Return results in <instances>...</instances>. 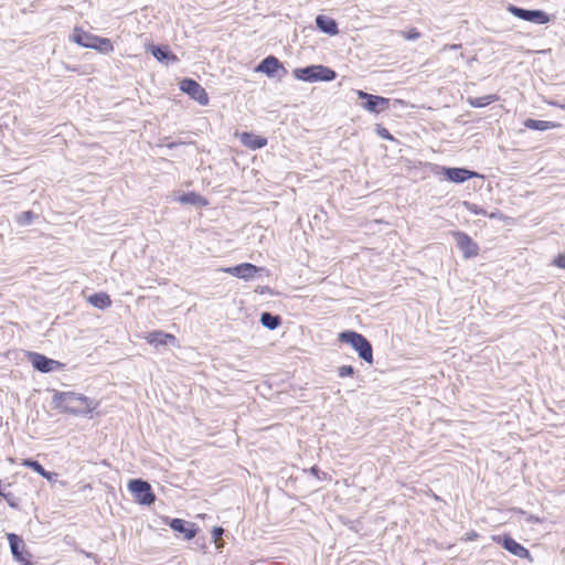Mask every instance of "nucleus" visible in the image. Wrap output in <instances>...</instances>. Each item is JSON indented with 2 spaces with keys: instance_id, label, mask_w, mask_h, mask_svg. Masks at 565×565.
<instances>
[{
  "instance_id": "nucleus-36",
  "label": "nucleus",
  "mask_w": 565,
  "mask_h": 565,
  "mask_svg": "<svg viewBox=\"0 0 565 565\" xmlns=\"http://www.w3.org/2000/svg\"><path fill=\"white\" fill-rule=\"evenodd\" d=\"M310 471H311V473H312V475H315L317 478H320V477H319V472H320V470H319V468H318V467L313 466V467L310 469Z\"/></svg>"
},
{
  "instance_id": "nucleus-26",
  "label": "nucleus",
  "mask_w": 565,
  "mask_h": 565,
  "mask_svg": "<svg viewBox=\"0 0 565 565\" xmlns=\"http://www.w3.org/2000/svg\"><path fill=\"white\" fill-rule=\"evenodd\" d=\"M463 206L466 207V210L475 215H483V216H489L490 218H493L495 215L494 213H491V214H488L486 210H483L482 207L478 206L477 204L475 203H471V202H468V201H463Z\"/></svg>"
},
{
  "instance_id": "nucleus-24",
  "label": "nucleus",
  "mask_w": 565,
  "mask_h": 565,
  "mask_svg": "<svg viewBox=\"0 0 565 565\" xmlns=\"http://www.w3.org/2000/svg\"><path fill=\"white\" fill-rule=\"evenodd\" d=\"M89 303L99 309H105L111 305L110 298L105 292H97L88 298Z\"/></svg>"
},
{
  "instance_id": "nucleus-16",
  "label": "nucleus",
  "mask_w": 565,
  "mask_h": 565,
  "mask_svg": "<svg viewBox=\"0 0 565 565\" xmlns=\"http://www.w3.org/2000/svg\"><path fill=\"white\" fill-rule=\"evenodd\" d=\"M146 340L148 341L149 344H152L154 347L168 345V344L174 345L177 342V338L173 334L166 333L163 331L150 332L146 337Z\"/></svg>"
},
{
  "instance_id": "nucleus-35",
  "label": "nucleus",
  "mask_w": 565,
  "mask_h": 565,
  "mask_svg": "<svg viewBox=\"0 0 565 565\" xmlns=\"http://www.w3.org/2000/svg\"><path fill=\"white\" fill-rule=\"evenodd\" d=\"M461 47V44H445L441 49V51H447V50H452V51H456V50H459Z\"/></svg>"
},
{
  "instance_id": "nucleus-32",
  "label": "nucleus",
  "mask_w": 565,
  "mask_h": 565,
  "mask_svg": "<svg viewBox=\"0 0 565 565\" xmlns=\"http://www.w3.org/2000/svg\"><path fill=\"white\" fill-rule=\"evenodd\" d=\"M559 268H565V254H561L555 258L554 262Z\"/></svg>"
},
{
  "instance_id": "nucleus-39",
  "label": "nucleus",
  "mask_w": 565,
  "mask_h": 565,
  "mask_svg": "<svg viewBox=\"0 0 565 565\" xmlns=\"http://www.w3.org/2000/svg\"><path fill=\"white\" fill-rule=\"evenodd\" d=\"M168 147H169V148H173V147H175V143H174V142H172V143L168 145Z\"/></svg>"
},
{
  "instance_id": "nucleus-38",
  "label": "nucleus",
  "mask_w": 565,
  "mask_h": 565,
  "mask_svg": "<svg viewBox=\"0 0 565 565\" xmlns=\"http://www.w3.org/2000/svg\"><path fill=\"white\" fill-rule=\"evenodd\" d=\"M393 103H394V105H395V104H404V102H403V100H401V99H395Z\"/></svg>"
},
{
  "instance_id": "nucleus-5",
  "label": "nucleus",
  "mask_w": 565,
  "mask_h": 565,
  "mask_svg": "<svg viewBox=\"0 0 565 565\" xmlns=\"http://www.w3.org/2000/svg\"><path fill=\"white\" fill-rule=\"evenodd\" d=\"M128 489L134 495L136 502L140 504L150 505L156 501V495L148 481L142 479H131L128 482Z\"/></svg>"
},
{
  "instance_id": "nucleus-20",
  "label": "nucleus",
  "mask_w": 565,
  "mask_h": 565,
  "mask_svg": "<svg viewBox=\"0 0 565 565\" xmlns=\"http://www.w3.org/2000/svg\"><path fill=\"white\" fill-rule=\"evenodd\" d=\"M244 146L257 150L267 145V139L252 132H244L241 138Z\"/></svg>"
},
{
  "instance_id": "nucleus-3",
  "label": "nucleus",
  "mask_w": 565,
  "mask_h": 565,
  "mask_svg": "<svg viewBox=\"0 0 565 565\" xmlns=\"http://www.w3.org/2000/svg\"><path fill=\"white\" fill-rule=\"evenodd\" d=\"M339 340L350 344L366 363H373V348L371 342L361 333L352 330L339 333Z\"/></svg>"
},
{
  "instance_id": "nucleus-9",
  "label": "nucleus",
  "mask_w": 565,
  "mask_h": 565,
  "mask_svg": "<svg viewBox=\"0 0 565 565\" xmlns=\"http://www.w3.org/2000/svg\"><path fill=\"white\" fill-rule=\"evenodd\" d=\"M7 539L13 558L22 565H32V555L26 550L23 540L14 533H8Z\"/></svg>"
},
{
  "instance_id": "nucleus-17",
  "label": "nucleus",
  "mask_w": 565,
  "mask_h": 565,
  "mask_svg": "<svg viewBox=\"0 0 565 565\" xmlns=\"http://www.w3.org/2000/svg\"><path fill=\"white\" fill-rule=\"evenodd\" d=\"M316 25L321 32L328 35L333 36L339 33L337 21L330 17L323 14L317 15Z\"/></svg>"
},
{
  "instance_id": "nucleus-19",
  "label": "nucleus",
  "mask_w": 565,
  "mask_h": 565,
  "mask_svg": "<svg viewBox=\"0 0 565 565\" xmlns=\"http://www.w3.org/2000/svg\"><path fill=\"white\" fill-rule=\"evenodd\" d=\"M152 56L161 63L169 64L170 62H177L178 57L169 50L168 46L152 45L150 47Z\"/></svg>"
},
{
  "instance_id": "nucleus-22",
  "label": "nucleus",
  "mask_w": 565,
  "mask_h": 565,
  "mask_svg": "<svg viewBox=\"0 0 565 565\" xmlns=\"http://www.w3.org/2000/svg\"><path fill=\"white\" fill-rule=\"evenodd\" d=\"M523 125L527 129L539 130V131H545V130L553 129L558 126L557 124H555L553 121L537 120V119H532V118L525 119Z\"/></svg>"
},
{
  "instance_id": "nucleus-10",
  "label": "nucleus",
  "mask_w": 565,
  "mask_h": 565,
  "mask_svg": "<svg viewBox=\"0 0 565 565\" xmlns=\"http://www.w3.org/2000/svg\"><path fill=\"white\" fill-rule=\"evenodd\" d=\"M180 89L200 105L205 106L209 104V95L206 90L196 81L192 78H183L180 82Z\"/></svg>"
},
{
  "instance_id": "nucleus-21",
  "label": "nucleus",
  "mask_w": 565,
  "mask_h": 565,
  "mask_svg": "<svg viewBox=\"0 0 565 565\" xmlns=\"http://www.w3.org/2000/svg\"><path fill=\"white\" fill-rule=\"evenodd\" d=\"M178 201L182 204L205 206L207 201L202 195L195 192H186L179 196Z\"/></svg>"
},
{
  "instance_id": "nucleus-29",
  "label": "nucleus",
  "mask_w": 565,
  "mask_h": 565,
  "mask_svg": "<svg viewBox=\"0 0 565 565\" xmlns=\"http://www.w3.org/2000/svg\"><path fill=\"white\" fill-rule=\"evenodd\" d=\"M223 533H224V530L221 526H214L212 530V537H213V541L216 544L217 548H220L223 544V541H222Z\"/></svg>"
},
{
  "instance_id": "nucleus-1",
  "label": "nucleus",
  "mask_w": 565,
  "mask_h": 565,
  "mask_svg": "<svg viewBox=\"0 0 565 565\" xmlns=\"http://www.w3.org/2000/svg\"><path fill=\"white\" fill-rule=\"evenodd\" d=\"M52 404L54 408H60L62 413L79 416H85L97 407L94 399L75 392H55Z\"/></svg>"
},
{
  "instance_id": "nucleus-27",
  "label": "nucleus",
  "mask_w": 565,
  "mask_h": 565,
  "mask_svg": "<svg viewBox=\"0 0 565 565\" xmlns=\"http://www.w3.org/2000/svg\"><path fill=\"white\" fill-rule=\"evenodd\" d=\"M22 466L24 467H28L30 469H32L33 471H35L36 473H39L40 476H45L44 472H45V469L43 468V466L36 461V460H33L31 458H28V459H23L22 461Z\"/></svg>"
},
{
  "instance_id": "nucleus-31",
  "label": "nucleus",
  "mask_w": 565,
  "mask_h": 565,
  "mask_svg": "<svg viewBox=\"0 0 565 565\" xmlns=\"http://www.w3.org/2000/svg\"><path fill=\"white\" fill-rule=\"evenodd\" d=\"M377 134L380 137H382L383 139H387V140H393V136L390 134V131L384 128V127H380L377 129Z\"/></svg>"
},
{
  "instance_id": "nucleus-37",
  "label": "nucleus",
  "mask_w": 565,
  "mask_h": 565,
  "mask_svg": "<svg viewBox=\"0 0 565 565\" xmlns=\"http://www.w3.org/2000/svg\"><path fill=\"white\" fill-rule=\"evenodd\" d=\"M6 495H7V498H4V499L8 501V503H9L11 507H15V504L11 501V498H10V497H11V494H10V493H6Z\"/></svg>"
},
{
  "instance_id": "nucleus-4",
  "label": "nucleus",
  "mask_w": 565,
  "mask_h": 565,
  "mask_svg": "<svg viewBox=\"0 0 565 565\" xmlns=\"http://www.w3.org/2000/svg\"><path fill=\"white\" fill-rule=\"evenodd\" d=\"M73 41L83 47L94 49L104 54L114 51L113 43L109 39L99 38L77 28L74 30Z\"/></svg>"
},
{
  "instance_id": "nucleus-12",
  "label": "nucleus",
  "mask_w": 565,
  "mask_h": 565,
  "mask_svg": "<svg viewBox=\"0 0 565 565\" xmlns=\"http://www.w3.org/2000/svg\"><path fill=\"white\" fill-rule=\"evenodd\" d=\"M29 360L32 366L42 373L53 372L62 366V364L53 359H50L41 353L30 352Z\"/></svg>"
},
{
  "instance_id": "nucleus-13",
  "label": "nucleus",
  "mask_w": 565,
  "mask_h": 565,
  "mask_svg": "<svg viewBox=\"0 0 565 565\" xmlns=\"http://www.w3.org/2000/svg\"><path fill=\"white\" fill-rule=\"evenodd\" d=\"M443 173L448 181L454 183H462L467 180L479 177L477 172L466 168H443Z\"/></svg>"
},
{
  "instance_id": "nucleus-15",
  "label": "nucleus",
  "mask_w": 565,
  "mask_h": 565,
  "mask_svg": "<svg viewBox=\"0 0 565 565\" xmlns=\"http://www.w3.org/2000/svg\"><path fill=\"white\" fill-rule=\"evenodd\" d=\"M169 525L174 532L183 534V537L185 540H191L196 534V529L194 527V524L182 519H171Z\"/></svg>"
},
{
  "instance_id": "nucleus-2",
  "label": "nucleus",
  "mask_w": 565,
  "mask_h": 565,
  "mask_svg": "<svg viewBox=\"0 0 565 565\" xmlns=\"http://www.w3.org/2000/svg\"><path fill=\"white\" fill-rule=\"evenodd\" d=\"M292 75L296 79L308 83L331 82L337 77L335 71L321 64L295 68Z\"/></svg>"
},
{
  "instance_id": "nucleus-25",
  "label": "nucleus",
  "mask_w": 565,
  "mask_h": 565,
  "mask_svg": "<svg viewBox=\"0 0 565 565\" xmlns=\"http://www.w3.org/2000/svg\"><path fill=\"white\" fill-rule=\"evenodd\" d=\"M495 100H498L497 95H484L480 97L469 98V104L475 108H481L490 105Z\"/></svg>"
},
{
  "instance_id": "nucleus-11",
  "label": "nucleus",
  "mask_w": 565,
  "mask_h": 565,
  "mask_svg": "<svg viewBox=\"0 0 565 565\" xmlns=\"http://www.w3.org/2000/svg\"><path fill=\"white\" fill-rule=\"evenodd\" d=\"M452 236L456 239L457 247L462 252L463 258L476 257L479 253V246L472 238L463 232H454Z\"/></svg>"
},
{
  "instance_id": "nucleus-30",
  "label": "nucleus",
  "mask_w": 565,
  "mask_h": 565,
  "mask_svg": "<svg viewBox=\"0 0 565 565\" xmlns=\"http://www.w3.org/2000/svg\"><path fill=\"white\" fill-rule=\"evenodd\" d=\"M354 374V367L352 365H342L338 369V375L340 377L352 376Z\"/></svg>"
},
{
  "instance_id": "nucleus-18",
  "label": "nucleus",
  "mask_w": 565,
  "mask_h": 565,
  "mask_svg": "<svg viewBox=\"0 0 565 565\" xmlns=\"http://www.w3.org/2000/svg\"><path fill=\"white\" fill-rule=\"evenodd\" d=\"M502 546L509 551L511 554L523 558L530 556V552L522 546L520 543H518L511 536H504L502 540Z\"/></svg>"
},
{
  "instance_id": "nucleus-23",
  "label": "nucleus",
  "mask_w": 565,
  "mask_h": 565,
  "mask_svg": "<svg viewBox=\"0 0 565 565\" xmlns=\"http://www.w3.org/2000/svg\"><path fill=\"white\" fill-rule=\"evenodd\" d=\"M263 327L268 330L277 329L281 323V317L278 315H273L271 312H263L259 319Z\"/></svg>"
},
{
  "instance_id": "nucleus-8",
  "label": "nucleus",
  "mask_w": 565,
  "mask_h": 565,
  "mask_svg": "<svg viewBox=\"0 0 565 565\" xmlns=\"http://www.w3.org/2000/svg\"><path fill=\"white\" fill-rule=\"evenodd\" d=\"M255 72L263 73L270 78H282L287 74L284 64L274 55H268L262 60L255 67Z\"/></svg>"
},
{
  "instance_id": "nucleus-14",
  "label": "nucleus",
  "mask_w": 565,
  "mask_h": 565,
  "mask_svg": "<svg viewBox=\"0 0 565 565\" xmlns=\"http://www.w3.org/2000/svg\"><path fill=\"white\" fill-rule=\"evenodd\" d=\"M260 270H263V268L257 267L250 263H243L234 267H228L224 269V271L235 277L242 278L246 281L253 279L255 275Z\"/></svg>"
},
{
  "instance_id": "nucleus-7",
  "label": "nucleus",
  "mask_w": 565,
  "mask_h": 565,
  "mask_svg": "<svg viewBox=\"0 0 565 565\" xmlns=\"http://www.w3.org/2000/svg\"><path fill=\"white\" fill-rule=\"evenodd\" d=\"M508 11L520 20L532 22L535 24H546L550 22V15L543 10H531L509 4Z\"/></svg>"
},
{
  "instance_id": "nucleus-33",
  "label": "nucleus",
  "mask_w": 565,
  "mask_h": 565,
  "mask_svg": "<svg viewBox=\"0 0 565 565\" xmlns=\"http://www.w3.org/2000/svg\"><path fill=\"white\" fill-rule=\"evenodd\" d=\"M419 36V32H417L415 29L411 30L407 34H405V38L407 40H417Z\"/></svg>"
},
{
  "instance_id": "nucleus-34",
  "label": "nucleus",
  "mask_w": 565,
  "mask_h": 565,
  "mask_svg": "<svg viewBox=\"0 0 565 565\" xmlns=\"http://www.w3.org/2000/svg\"><path fill=\"white\" fill-rule=\"evenodd\" d=\"M44 475H45V476H42V477H43V478H45L46 480L51 481V482H52V481H55V480H56V478H57V473H55V472H50V471H47V470H45Z\"/></svg>"
},
{
  "instance_id": "nucleus-6",
  "label": "nucleus",
  "mask_w": 565,
  "mask_h": 565,
  "mask_svg": "<svg viewBox=\"0 0 565 565\" xmlns=\"http://www.w3.org/2000/svg\"><path fill=\"white\" fill-rule=\"evenodd\" d=\"M356 95L359 99L363 100L361 107L370 113L380 114L390 108L391 99L386 97L369 94L360 89L356 90Z\"/></svg>"
},
{
  "instance_id": "nucleus-28",
  "label": "nucleus",
  "mask_w": 565,
  "mask_h": 565,
  "mask_svg": "<svg viewBox=\"0 0 565 565\" xmlns=\"http://www.w3.org/2000/svg\"><path fill=\"white\" fill-rule=\"evenodd\" d=\"M36 215L32 211H25L17 215V222L22 225H29L32 223Z\"/></svg>"
}]
</instances>
